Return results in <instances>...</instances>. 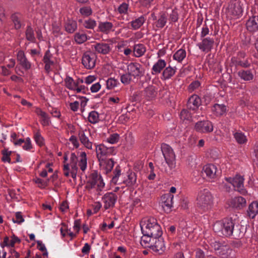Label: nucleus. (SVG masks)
Wrapping results in <instances>:
<instances>
[{
  "instance_id": "20e7f679",
  "label": "nucleus",
  "mask_w": 258,
  "mask_h": 258,
  "mask_svg": "<svg viewBox=\"0 0 258 258\" xmlns=\"http://www.w3.org/2000/svg\"><path fill=\"white\" fill-rule=\"evenodd\" d=\"M226 237L234 236L236 238L242 237L244 234L240 230V226L236 224V219L231 217L226 218Z\"/></svg>"
},
{
  "instance_id": "aec40b11",
  "label": "nucleus",
  "mask_w": 258,
  "mask_h": 258,
  "mask_svg": "<svg viewBox=\"0 0 258 258\" xmlns=\"http://www.w3.org/2000/svg\"><path fill=\"white\" fill-rule=\"evenodd\" d=\"M17 59L22 67L25 70H28L31 68V63L27 58L23 50H19L17 54Z\"/></svg>"
},
{
  "instance_id": "f03ea898",
  "label": "nucleus",
  "mask_w": 258,
  "mask_h": 258,
  "mask_svg": "<svg viewBox=\"0 0 258 258\" xmlns=\"http://www.w3.org/2000/svg\"><path fill=\"white\" fill-rule=\"evenodd\" d=\"M142 233H145L148 235L153 236V238L161 237L162 235V230L157 220L150 217L147 222L141 226Z\"/></svg>"
},
{
  "instance_id": "f3484780",
  "label": "nucleus",
  "mask_w": 258,
  "mask_h": 258,
  "mask_svg": "<svg viewBox=\"0 0 258 258\" xmlns=\"http://www.w3.org/2000/svg\"><path fill=\"white\" fill-rule=\"evenodd\" d=\"M98 161L101 169L103 170L105 173L107 174L111 172L114 165V161L112 158H104Z\"/></svg>"
},
{
  "instance_id": "e433bc0d",
  "label": "nucleus",
  "mask_w": 258,
  "mask_h": 258,
  "mask_svg": "<svg viewBox=\"0 0 258 258\" xmlns=\"http://www.w3.org/2000/svg\"><path fill=\"white\" fill-rule=\"evenodd\" d=\"M212 110L216 116H221L226 112V106L224 104H215Z\"/></svg>"
},
{
  "instance_id": "c9c22d12",
  "label": "nucleus",
  "mask_w": 258,
  "mask_h": 258,
  "mask_svg": "<svg viewBox=\"0 0 258 258\" xmlns=\"http://www.w3.org/2000/svg\"><path fill=\"white\" fill-rule=\"evenodd\" d=\"M136 181L137 176L135 173L131 172L128 173L127 178L124 179L122 182L127 186H132L136 183Z\"/></svg>"
},
{
  "instance_id": "49530a36",
  "label": "nucleus",
  "mask_w": 258,
  "mask_h": 258,
  "mask_svg": "<svg viewBox=\"0 0 258 258\" xmlns=\"http://www.w3.org/2000/svg\"><path fill=\"white\" fill-rule=\"evenodd\" d=\"M74 39L78 44H82L87 40V36L84 33L78 32L75 34Z\"/></svg>"
},
{
  "instance_id": "0eeeda50",
  "label": "nucleus",
  "mask_w": 258,
  "mask_h": 258,
  "mask_svg": "<svg viewBox=\"0 0 258 258\" xmlns=\"http://www.w3.org/2000/svg\"><path fill=\"white\" fill-rule=\"evenodd\" d=\"M225 179L231 183L234 187L235 190L240 194L243 195L247 194V191L244 187V179L242 176L237 174L234 177H225Z\"/></svg>"
},
{
  "instance_id": "b1692460",
  "label": "nucleus",
  "mask_w": 258,
  "mask_h": 258,
  "mask_svg": "<svg viewBox=\"0 0 258 258\" xmlns=\"http://www.w3.org/2000/svg\"><path fill=\"white\" fill-rule=\"evenodd\" d=\"M247 30L250 32L258 31V16H254L249 17L246 23Z\"/></svg>"
},
{
  "instance_id": "6e6552de",
  "label": "nucleus",
  "mask_w": 258,
  "mask_h": 258,
  "mask_svg": "<svg viewBox=\"0 0 258 258\" xmlns=\"http://www.w3.org/2000/svg\"><path fill=\"white\" fill-rule=\"evenodd\" d=\"M96 152L98 160L107 158V156L115 154L114 147H107L103 144L96 145Z\"/></svg>"
},
{
  "instance_id": "72a5a7b5",
  "label": "nucleus",
  "mask_w": 258,
  "mask_h": 258,
  "mask_svg": "<svg viewBox=\"0 0 258 258\" xmlns=\"http://www.w3.org/2000/svg\"><path fill=\"white\" fill-rule=\"evenodd\" d=\"M66 31L69 33H73L77 28V22L74 20L68 19L64 24Z\"/></svg>"
},
{
  "instance_id": "4468645a",
  "label": "nucleus",
  "mask_w": 258,
  "mask_h": 258,
  "mask_svg": "<svg viewBox=\"0 0 258 258\" xmlns=\"http://www.w3.org/2000/svg\"><path fill=\"white\" fill-rule=\"evenodd\" d=\"M151 248L158 254H163L166 249L163 238L161 236L155 238Z\"/></svg>"
},
{
  "instance_id": "8fccbe9b",
  "label": "nucleus",
  "mask_w": 258,
  "mask_h": 258,
  "mask_svg": "<svg viewBox=\"0 0 258 258\" xmlns=\"http://www.w3.org/2000/svg\"><path fill=\"white\" fill-rule=\"evenodd\" d=\"M180 118L183 121L190 122L192 120L191 113L186 109H182L180 114Z\"/></svg>"
},
{
  "instance_id": "f8f14e48",
  "label": "nucleus",
  "mask_w": 258,
  "mask_h": 258,
  "mask_svg": "<svg viewBox=\"0 0 258 258\" xmlns=\"http://www.w3.org/2000/svg\"><path fill=\"white\" fill-rule=\"evenodd\" d=\"M195 130L201 133H209L213 131V125L209 120L199 121L195 125Z\"/></svg>"
},
{
  "instance_id": "4be33fe9",
  "label": "nucleus",
  "mask_w": 258,
  "mask_h": 258,
  "mask_svg": "<svg viewBox=\"0 0 258 258\" xmlns=\"http://www.w3.org/2000/svg\"><path fill=\"white\" fill-rule=\"evenodd\" d=\"M201 103L200 98L197 95H192L191 96L187 102V107L188 109L192 110H196Z\"/></svg>"
},
{
  "instance_id": "cd10ccee",
  "label": "nucleus",
  "mask_w": 258,
  "mask_h": 258,
  "mask_svg": "<svg viewBox=\"0 0 258 258\" xmlns=\"http://www.w3.org/2000/svg\"><path fill=\"white\" fill-rule=\"evenodd\" d=\"M166 63L163 59H160L153 66L152 74L153 75L158 74L161 73V71L166 67Z\"/></svg>"
},
{
  "instance_id": "bf43d9fd",
  "label": "nucleus",
  "mask_w": 258,
  "mask_h": 258,
  "mask_svg": "<svg viewBox=\"0 0 258 258\" xmlns=\"http://www.w3.org/2000/svg\"><path fill=\"white\" fill-rule=\"evenodd\" d=\"M12 153L11 151H9L8 149H4V150L2 151V154L3 155V157L2 158V160L4 162H8L9 163H11V158L10 155Z\"/></svg>"
},
{
  "instance_id": "6e6d98bb",
  "label": "nucleus",
  "mask_w": 258,
  "mask_h": 258,
  "mask_svg": "<svg viewBox=\"0 0 258 258\" xmlns=\"http://www.w3.org/2000/svg\"><path fill=\"white\" fill-rule=\"evenodd\" d=\"M83 25L85 28L93 29L96 26V22L93 19H89L83 22Z\"/></svg>"
},
{
  "instance_id": "4d7b16f0",
  "label": "nucleus",
  "mask_w": 258,
  "mask_h": 258,
  "mask_svg": "<svg viewBox=\"0 0 258 258\" xmlns=\"http://www.w3.org/2000/svg\"><path fill=\"white\" fill-rule=\"evenodd\" d=\"M119 84V82L117 79L113 78H110L106 81V88L108 89H112L117 86Z\"/></svg>"
},
{
  "instance_id": "37998d69",
  "label": "nucleus",
  "mask_w": 258,
  "mask_h": 258,
  "mask_svg": "<svg viewBox=\"0 0 258 258\" xmlns=\"http://www.w3.org/2000/svg\"><path fill=\"white\" fill-rule=\"evenodd\" d=\"M234 138L239 144H243L247 142V138L245 135L241 132H236L233 134Z\"/></svg>"
},
{
  "instance_id": "0e129e2a",
  "label": "nucleus",
  "mask_w": 258,
  "mask_h": 258,
  "mask_svg": "<svg viewBox=\"0 0 258 258\" xmlns=\"http://www.w3.org/2000/svg\"><path fill=\"white\" fill-rule=\"evenodd\" d=\"M12 221L14 223L21 224L24 221L22 213L21 212H16L15 214V219L13 218Z\"/></svg>"
},
{
  "instance_id": "79ce46f5",
  "label": "nucleus",
  "mask_w": 258,
  "mask_h": 258,
  "mask_svg": "<svg viewBox=\"0 0 258 258\" xmlns=\"http://www.w3.org/2000/svg\"><path fill=\"white\" fill-rule=\"evenodd\" d=\"M26 39L30 42H35L36 38L33 29L30 26H28L25 31Z\"/></svg>"
},
{
  "instance_id": "7c9ffc66",
  "label": "nucleus",
  "mask_w": 258,
  "mask_h": 258,
  "mask_svg": "<svg viewBox=\"0 0 258 258\" xmlns=\"http://www.w3.org/2000/svg\"><path fill=\"white\" fill-rule=\"evenodd\" d=\"M143 236L141 237V244L144 247H150L151 248L155 238L153 236L148 235L143 233Z\"/></svg>"
},
{
  "instance_id": "052dcab7",
  "label": "nucleus",
  "mask_w": 258,
  "mask_h": 258,
  "mask_svg": "<svg viewBox=\"0 0 258 258\" xmlns=\"http://www.w3.org/2000/svg\"><path fill=\"white\" fill-rule=\"evenodd\" d=\"M68 155L67 153H65L64 155V156H63L64 165H63V174L66 177H68L70 175L69 164L66 163L68 160Z\"/></svg>"
},
{
  "instance_id": "5fc2aeb1",
  "label": "nucleus",
  "mask_w": 258,
  "mask_h": 258,
  "mask_svg": "<svg viewBox=\"0 0 258 258\" xmlns=\"http://www.w3.org/2000/svg\"><path fill=\"white\" fill-rule=\"evenodd\" d=\"M81 15L84 17H89L92 14V10L89 6H84L81 8L79 10Z\"/></svg>"
},
{
  "instance_id": "69168bd1",
  "label": "nucleus",
  "mask_w": 258,
  "mask_h": 258,
  "mask_svg": "<svg viewBox=\"0 0 258 258\" xmlns=\"http://www.w3.org/2000/svg\"><path fill=\"white\" fill-rule=\"evenodd\" d=\"M119 139V135L117 133L111 134L107 139V141L111 144L116 143Z\"/></svg>"
},
{
  "instance_id": "6ab92c4d",
  "label": "nucleus",
  "mask_w": 258,
  "mask_h": 258,
  "mask_svg": "<svg viewBox=\"0 0 258 258\" xmlns=\"http://www.w3.org/2000/svg\"><path fill=\"white\" fill-rule=\"evenodd\" d=\"M87 132L86 129L83 130L80 128L78 131V138L80 141L86 148L88 149H92L93 146V143L89 141L86 133Z\"/></svg>"
},
{
  "instance_id": "ea45409f",
  "label": "nucleus",
  "mask_w": 258,
  "mask_h": 258,
  "mask_svg": "<svg viewBox=\"0 0 258 258\" xmlns=\"http://www.w3.org/2000/svg\"><path fill=\"white\" fill-rule=\"evenodd\" d=\"M87 155L85 152H82L80 155V160H79V166L81 170L85 171L87 168Z\"/></svg>"
},
{
  "instance_id": "4c0bfd02",
  "label": "nucleus",
  "mask_w": 258,
  "mask_h": 258,
  "mask_svg": "<svg viewBox=\"0 0 258 258\" xmlns=\"http://www.w3.org/2000/svg\"><path fill=\"white\" fill-rule=\"evenodd\" d=\"M146 47L143 44H135L134 47V53L136 57H140L146 52Z\"/></svg>"
},
{
  "instance_id": "a878e982",
  "label": "nucleus",
  "mask_w": 258,
  "mask_h": 258,
  "mask_svg": "<svg viewBox=\"0 0 258 258\" xmlns=\"http://www.w3.org/2000/svg\"><path fill=\"white\" fill-rule=\"evenodd\" d=\"M258 214V202L253 201L249 205L247 215L251 218H254Z\"/></svg>"
},
{
  "instance_id": "603ef678",
  "label": "nucleus",
  "mask_w": 258,
  "mask_h": 258,
  "mask_svg": "<svg viewBox=\"0 0 258 258\" xmlns=\"http://www.w3.org/2000/svg\"><path fill=\"white\" fill-rule=\"evenodd\" d=\"M52 30L55 36H57L61 34V23L59 21H53L52 23Z\"/></svg>"
},
{
  "instance_id": "864d4df0",
  "label": "nucleus",
  "mask_w": 258,
  "mask_h": 258,
  "mask_svg": "<svg viewBox=\"0 0 258 258\" xmlns=\"http://www.w3.org/2000/svg\"><path fill=\"white\" fill-rule=\"evenodd\" d=\"M231 251V249L225 245H222L220 250L217 251L216 253L222 256L223 258H225L228 255Z\"/></svg>"
},
{
  "instance_id": "58836bf2",
  "label": "nucleus",
  "mask_w": 258,
  "mask_h": 258,
  "mask_svg": "<svg viewBox=\"0 0 258 258\" xmlns=\"http://www.w3.org/2000/svg\"><path fill=\"white\" fill-rule=\"evenodd\" d=\"M176 68L169 66L166 67L162 73V76L164 80H167L171 78L176 72Z\"/></svg>"
},
{
  "instance_id": "9b49d317",
  "label": "nucleus",
  "mask_w": 258,
  "mask_h": 258,
  "mask_svg": "<svg viewBox=\"0 0 258 258\" xmlns=\"http://www.w3.org/2000/svg\"><path fill=\"white\" fill-rule=\"evenodd\" d=\"M127 70L134 78H141L145 74L144 68L141 64L137 62H131L128 65Z\"/></svg>"
},
{
  "instance_id": "473e14b6",
  "label": "nucleus",
  "mask_w": 258,
  "mask_h": 258,
  "mask_svg": "<svg viewBox=\"0 0 258 258\" xmlns=\"http://www.w3.org/2000/svg\"><path fill=\"white\" fill-rule=\"evenodd\" d=\"M144 91V96L148 100L155 98L157 94L155 87L152 85H150L146 87Z\"/></svg>"
},
{
  "instance_id": "f257e3e1",
  "label": "nucleus",
  "mask_w": 258,
  "mask_h": 258,
  "mask_svg": "<svg viewBox=\"0 0 258 258\" xmlns=\"http://www.w3.org/2000/svg\"><path fill=\"white\" fill-rule=\"evenodd\" d=\"M104 187L105 183L100 174L96 170L90 173L85 185L86 189L89 192L93 191L97 195H101Z\"/></svg>"
},
{
  "instance_id": "c85d7f7f",
  "label": "nucleus",
  "mask_w": 258,
  "mask_h": 258,
  "mask_svg": "<svg viewBox=\"0 0 258 258\" xmlns=\"http://www.w3.org/2000/svg\"><path fill=\"white\" fill-rule=\"evenodd\" d=\"M35 112L42 118L41 124L42 125L48 126L50 124V120L48 114L46 112L39 108H36Z\"/></svg>"
},
{
  "instance_id": "1a4fd4ad",
  "label": "nucleus",
  "mask_w": 258,
  "mask_h": 258,
  "mask_svg": "<svg viewBox=\"0 0 258 258\" xmlns=\"http://www.w3.org/2000/svg\"><path fill=\"white\" fill-rule=\"evenodd\" d=\"M96 58L97 56L94 53L90 51L86 52L82 56V63L86 69H92L95 66Z\"/></svg>"
},
{
  "instance_id": "680f3d73",
  "label": "nucleus",
  "mask_w": 258,
  "mask_h": 258,
  "mask_svg": "<svg viewBox=\"0 0 258 258\" xmlns=\"http://www.w3.org/2000/svg\"><path fill=\"white\" fill-rule=\"evenodd\" d=\"M132 75L128 72L125 74H123L120 77V81L123 84H128L131 83L132 80Z\"/></svg>"
},
{
  "instance_id": "2f4dec72",
  "label": "nucleus",
  "mask_w": 258,
  "mask_h": 258,
  "mask_svg": "<svg viewBox=\"0 0 258 258\" xmlns=\"http://www.w3.org/2000/svg\"><path fill=\"white\" fill-rule=\"evenodd\" d=\"M20 242V240L14 235L12 237V239L10 240L8 236L5 237L3 242L0 244L2 248H4L5 246H11L14 247L16 242Z\"/></svg>"
},
{
  "instance_id": "e2e57ef3",
  "label": "nucleus",
  "mask_w": 258,
  "mask_h": 258,
  "mask_svg": "<svg viewBox=\"0 0 258 258\" xmlns=\"http://www.w3.org/2000/svg\"><path fill=\"white\" fill-rule=\"evenodd\" d=\"M78 157L75 153H72L70 157V163L69 166L71 168H78L77 167Z\"/></svg>"
},
{
  "instance_id": "2eb2a0df",
  "label": "nucleus",
  "mask_w": 258,
  "mask_h": 258,
  "mask_svg": "<svg viewBox=\"0 0 258 258\" xmlns=\"http://www.w3.org/2000/svg\"><path fill=\"white\" fill-rule=\"evenodd\" d=\"M173 196L169 193L164 194L161 197L160 204L164 211L168 213L172 207Z\"/></svg>"
},
{
  "instance_id": "dca6fc26",
  "label": "nucleus",
  "mask_w": 258,
  "mask_h": 258,
  "mask_svg": "<svg viewBox=\"0 0 258 258\" xmlns=\"http://www.w3.org/2000/svg\"><path fill=\"white\" fill-rule=\"evenodd\" d=\"M214 42V38L208 37L204 38L201 42L198 44V46L202 51L209 52L213 48Z\"/></svg>"
},
{
  "instance_id": "774afa93",
  "label": "nucleus",
  "mask_w": 258,
  "mask_h": 258,
  "mask_svg": "<svg viewBox=\"0 0 258 258\" xmlns=\"http://www.w3.org/2000/svg\"><path fill=\"white\" fill-rule=\"evenodd\" d=\"M178 19V14L176 10H173L169 15V20L172 22H176Z\"/></svg>"
},
{
  "instance_id": "7ed1b4c3",
  "label": "nucleus",
  "mask_w": 258,
  "mask_h": 258,
  "mask_svg": "<svg viewBox=\"0 0 258 258\" xmlns=\"http://www.w3.org/2000/svg\"><path fill=\"white\" fill-rule=\"evenodd\" d=\"M213 197L207 189L201 190L197 198V206L204 211L210 209L213 205Z\"/></svg>"
},
{
  "instance_id": "f704fd0d",
  "label": "nucleus",
  "mask_w": 258,
  "mask_h": 258,
  "mask_svg": "<svg viewBox=\"0 0 258 258\" xmlns=\"http://www.w3.org/2000/svg\"><path fill=\"white\" fill-rule=\"evenodd\" d=\"M237 74L241 79L245 81H250L253 79V75L250 70H240Z\"/></svg>"
},
{
  "instance_id": "3c124183",
  "label": "nucleus",
  "mask_w": 258,
  "mask_h": 258,
  "mask_svg": "<svg viewBox=\"0 0 258 258\" xmlns=\"http://www.w3.org/2000/svg\"><path fill=\"white\" fill-rule=\"evenodd\" d=\"M11 20L14 24V27L16 29L18 30L21 27V22L20 18L17 13L13 14L11 16Z\"/></svg>"
},
{
  "instance_id": "39448f33",
  "label": "nucleus",
  "mask_w": 258,
  "mask_h": 258,
  "mask_svg": "<svg viewBox=\"0 0 258 258\" xmlns=\"http://www.w3.org/2000/svg\"><path fill=\"white\" fill-rule=\"evenodd\" d=\"M243 4L240 0H234L229 5L227 15L231 19H237L242 16Z\"/></svg>"
},
{
  "instance_id": "412c9836",
  "label": "nucleus",
  "mask_w": 258,
  "mask_h": 258,
  "mask_svg": "<svg viewBox=\"0 0 258 258\" xmlns=\"http://www.w3.org/2000/svg\"><path fill=\"white\" fill-rule=\"evenodd\" d=\"M226 218L216 221L213 225V230L220 236L226 237Z\"/></svg>"
},
{
  "instance_id": "393cba45",
  "label": "nucleus",
  "mask_w": 258,
  "mask_h": 258,
  "mask_svg": "<svg viewBox=\"0 0 258 258\" xmlns=\"http://www.w3.org/2000/svg\"><path fill=\"white\" fill-rule=\"evenodd\" d=\"M52 54L49 50H47L43 56V61L45 63L44 69L47 73L51 71V66L54 64V61L52 60Z\"/></svg>"
},
{
  "instance_id": "bb28decb",
  "label": "nucleus",
  "mask_w": 258,
  "mask_h": 258,
  "mask_svg": "<svg viewBox=\"0 0 258 258\" xmlns=\"http://www.w3.org/2000/svg\"><path fill=\"white\" fill-rule=\"evenodd\" d=\"M167 22V14L165 12L159 13L158 19L155 22L156 27L161 29L163 28Z\"/></svg>"
},
{
  "instance_id": "a19ab883",
  "label": "nucleus",
  "mask_w": 258,
  "mask_h": 258,
  "mask_svg": "<svg viewBox=\"0 0 258 258\" xmlns=\"http://www.w3.org/2000/svg\"><path fill=\"white\" fill-rule=\"evenodd\" d=\"M186 52L184 49H179L173 54V58L178 62H181L186 57Z\"/></svg>"
},
{
  "instance_id": "338daca9",
  "label": "nucleus",
  "mask_w": 258,
  "mask_h": 258,
  "mask_svg": "<svg viewBox=\"0 0 258 258\" xmlns=\"http://www.w3.org/2000/svg\"><path fill=\"white\" fill-rule=\"evenodd\" d=\"M34 139L36 143L40 146L43 145V139L39 132H37L35 134Z\"/></svg>"
},
{
  "instance_id": "a18cd8bd",
  "label": "nucleus",
  "mask_w": 258,
  "mask_h": 258,
  "mask_svg": "<svg viewBox=\"0 0 258 258\" xmlns=\"http://www.w3.org/2000/svg\"><path fill=\"white\" fill-rule=\"evenodd\" d=\"M113 173V175L111 179V183L114 184H119V183H118V178L121 175V169L119 165L116 166Z\"/></svg>"
},
{
  "instance_id": "a211bd4d",
  "label": "nucleus",
  "mask_w": 258,
  "mask_h": 258,
  "mask_svg": "<svg viewBox=\"0 0 258 258\" xmlns=\"http://www.w3.org/2000/svg\"><path fill=\"white\" fill-rule=\"evenodd\" d=\"M216 166L212 164H207L203 167L202 173L206 174L208 180L215 179L216 177Z\"/></svg>"
},
{
  "instance_id": "423d86ee",
  "label": "nucleus",
  "mask_w": 258,
  "mask_h": 258,
  "mask_svg": "<svg viewBox=\"0 0 258 258\" xmlns=\"http://www.w3.org/2000/svg\"><path fill=\"white\" fill-rule=\"evenodd\" d=\"M161 151L166 163L170 169L175 167V155L172 148L166 144L161 145Z\"/></svg>"
},
{
  "instance_id": "09e8293b",
  "label": "nucleus",
  "mask_w": 258,
  "mask_h": 258,
  "mask_svg": "<svg viewBox=\"0 0 258 258\" xmlns=\"http://www.w3.org/2000/svg\"><path fill=\"white\" fill-rule=\"evenodd\" d=\"M88 118L90 123L95 124L99 120V114L96 111H92L89 113Z\"/></svg>"
},
{
  "instance_id": "5701e85b",
  "label": "nucleus",
  "mask_w": 258,
  "mask_h": 258,
  "mask_svg": "<svg viewBox=\"0 0 258 258\" xmlns=\"http://www.w3.org/2000/svg\"><path fill=\"white\" fill-rule=\"evenodd\" d=\"M95 51L98 53L106 54L111 50L110 44L103 42L97 43L92 46Z\"/></svg>"
},
{
  "instance_id": "13d9d810",
  "label": "nucleus",
  "mask_w": 258,
  "mask_h": 258,
  "mask_svg": "<svg viewBox=\"0 0 258 258\" xmlns=\"http://www.w3.org/2000/svg\"><path fill=\"white\" fill-rule=\"evenodd\" d=\"M245 56V54L244 52H240L238 53L237 57H233L231 58V62L236 67H239L240 58H244Z\"/></svg>"
},
{
  "instance_id": "9d476101",
  "label": "nucleus",
  "mask_w": 258,
  "mask_h": 258,
  "mask_svg": "<svg viewBox=\"0 0 258 258\" xmlns=\"http://www.w3.org/2000/svg\"><path fill=\"white\" fill-rule=\"evenodd\" d=\"M226 204L229 207L232 209L241 210L245 207L246 200L241 196H238L228 200L226 202Z\"/></svg>"
},
{
  "instance_id": "c03bdc74",
  "label": "nucleus",
  "mask_w": 258,
  "mask_h": 258,
  "mask_svg": "<svg viewBox=\"0 0 258 258\" xmlns=\"http://www.w3.org/2000/svg\"><path fill=\"white\" fill-rule=\"evenodd\" d=\"M64 82L65 84V86L68 89L71 90H75V89L77 86L76 84V81H75L72 77L67 76L65 78Z\"/></svg>"
},
{
  "instance_id": "c756f323",
  "label": "nucleus",
  "mask_w": 258,
  "mask_h": 258,
  "mask_svg": "<svg viewBox=\"0 0 258 258\" xmlns=\"http://www.w3.org/2000/svg\"><path fill=\"white\" fill-rule=\"evenodd\" d=\"M113 28V24L109 22H100L98 24V29L99 31L104 33L108 34L112 28Z\"/></svg>"
},
{
  "instance_id": "de8ad7c7",
  "label": "nucleus",
  "mask_w": 258,
  "mask_h": 258,
  "mask_svg": "<svg viewBox=\"0 0 258 258\" xmlns=\"http://www.w3.org/2000/svg\"><path fill=\"white\" fill-rule=\"evenodd\" d=\"M145 19L144 17L141 16L136 20L132 21V26L134 29H139L145 22Z\"/></svg>"
},
{
  "instance_id": "ddd939ff",
  "label": "nucleus",
  "mask_w": 258,
  "mask_h": 258,
  "mask_svg": "<svg viewBox=\"0 0 258 258\" xmlns=\"http://www.w3.org/2000/svg\"><path fill=\"white\" fill-rule=\"evenodd\" d=\"M117 200V196L116 194L112 192L105 194L102 197L104 209L107 210L113 208Z\"/></svg>"
}]
</instances>
